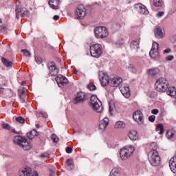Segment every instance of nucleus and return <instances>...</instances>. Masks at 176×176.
<instances>
[{
    "mask_svg": "<svg viewBox=\"0 0 176 176\" xmlns=\"http://www.w3.org/2000/svg\"><path fill=\"white\" fill-rule=\"evenodd\" d=\"M22 17H25V16H28V11L25 10H23L21 15Z\"/></svg>",
    "mask_w": 176,
    "mask_h": 176,
    "instance_id": "603ef678",
    "label": "nucleus"
},
{
    "mask_svg": "<svg viewBox=\"0 0 176 176\" xmlns=\"http://www.w3.org/2000/svg\"><path fill=\"white\" fill-rule=\"evenodd\" d=\"M90 97V94L83 92V91H80L78 92L74 98L72 100L73 104L75 105H78L79 104H83L84 101H86L87 98Z\"/></svg>",
    "mask_w": 176,
    "mask_h": 176,
    "instance_id": "39448f33",
    "label": "nucleus"
},
{
    "mask_svg": "<svg viewBox=\"0 0 176 176\" xmlns=\"http://www.w3.org/2000/svg\"><path fill=\"white\" fill-rule=\"evenodd\" d=\"M2 127H3V129H4L5 130H10V125H9V124L3 122V124H2Z\"/></svg>",
    "mask_w": 176,
    "mask_h": 176,
    "instance_id": "a18cd8bd",
    "label": "nucleus"
},
{
    "mask_svg": "<svg viewBox=\"0 0 176 176\" xmlns=\"http://www.w3.org/2000/svg\"><path fill=\"white\" fill-rule=\"evenodd\" d=\"M35 61L37 63V64H42V63H43V60L40 56H36Z\"/></svg>",
    "mask_w": 176,
    "mask_h": 176,
    "instance_id": "37998d69",
    "label": "nucleus"
},
{
    "mask_svg": "<svg viewBox=\"0 0 176 176\" xmlns=\"http://www.w3.org/2000/svg\"><path fill=\"white\" fill-rule=\"evenodd\" d=\"M171 52H173V50H171V48L168 47V48L165 49V50L162 52V53H163V54H168L171 53Z\"/></svg>",
    "mask_w": 176,
    "mask_h": 176,
    "instance_id": "49530a36",
    "label": "nucleus"
},
{
    "mask_svg": "<svg viewBox=\"0 0 176 176\" xmlns=\"http://www.w3.org/2000/svg\"><path fill=\"white\" fill-rule=\"evenodd\" d=\"M18 96L21 101V102H25L27 99V91L24 89H19L18 90Z\"/></svg>",
    "mask_w": 176,
    "mask_h": 176,
    "instance_id": "a211bd4d",
    "label": "nucleus"
},
{
    "mask_svg": "<svg viewBox=\"0 0 176 176\" xmlns=\"http://www.w3.org/2000/svg\"><path fill=\"white\" fill-rule=\"evenodd\" d=\"M134 151H135L134 146H126L123 148H121L120 151V158L122 160H126L128 157H130V156L133 155Z\"/></svg>",
    "mask_w": 176,
    "mask_h": 176,
    "instance_id": "20e7f679",
    "label": "nucleus"
},
{
    "mask_svg": "<svg viewBox=\"0 0 176 176\" xmlns=\"http://www.w3.org/2000/svg\"><path fill=\"white\" fill-rule=\"evenodd\" d=\"M86 16V8L83 5H80L76 11V17L77 20H82Z\"/></svg>",
    "mask_w": 176,
    "mask_h": 176,
    "instance_id": "9d476101",
    "label": "nucleus"
},
{
    "mask_svg": "<svg viewBox=\"0 0 176 176\" xmlns=\"http://www.w3.org/2000/svg\"><path fill=\"white\" fill-rule=\"evenodd\" d=\"M23 9L17 6L15 9L16 12V19H20V16H21V13H23Z\"/></svg>",
    "mask_w": 176,
    "mask_h": 176,
    "instance_id": "473e14b6",
    "label": "nucleus"
},
{
    "mask_svg": "<svg viewBox=\"0 0 176 176\" xmlns=\"http://www.w3.org/2000/svg\"><path fill=\"white\" fill-rule=\"evenodd\" d=\"M150 148H151V151H157V150H156L158 148L157 144L156 142L151 143Z\"/></svg>",
    "mask_w": 176,
    "mask_h": 176,
    "instance_id": "58836bf2",
    "label": "nucleus"
},
{
    "mask_svg": "<svg viewBox=\"0 0 176 176\" xmlns=\"http://www.w3.org/2000/svg\"><path fill=\"white\" fill-rule=\"evenodd\" d=\"M14 142L19 145L24 151H30L32 148L31 143L27 141V138H23L20 135H16L13 139Z\"/></svg>",
    "mask_w": 176,
    "mask_h": 176,
    "instance_id": "f257e3e1",
    "label": "nucleus"
},
{
    "mask_svg": "<svg viewBox=\"0 0 176 176\" xmlns=\"http://www.w3.org/2000/svg\"><path fill=\"white\" fill-rule=\"evenodd\" d=\"M108 124H109V118L106 117L100 120L99 124V129L104 131V130H105V129H107L108 126Z\"/></svg>",
    "mask_w": 176,
    "mask_h": 176,
    "instance_id": "f3484780",
    "label": "nucleus"
},
{
    "mask_svg": "<svg viewBox=\"0 0 176 176\" xmlns=\"http://www.w3.org/2000/svg\"><path fill=\"white\" fill-rule=\"evenodd\" d=\"M119 109L118 104L113 102L109 103V112L110 115H113V113H116Z\"/></svg>",
    "mask_w": 176,
    "mask_h": 176,
    "instance_id": "aec40b11",
    "label": "nucleus"
},
{
    "mask_svg": "<svg viewBox=\"0 0 176 176\" xmlns=\"http://www.w3.org/2000/svg\"><path fill=\"white\" fill-rule=\"evenodd\" d=\"M124 89H129V87H128V85L124 86L123 87Z\"/></svg>",
    "mask_w": 176,
    "mask_h": 176,
    "instance_id": "680f3d73",
    "label": "nucleus"
},
{
    "mask_svg": "<svg viewBox=\"0 0 176 176\" xmlns=\"http://www.w3.org/2000/svg\"><path fill=\"white\" fill-rule=\"evenodd\" d=\"M66 152H67V153H72V148L67 147L66 148Z\"/></svg>",
    "mask_w": 176,
    "mask_h": 176,
    "instance_id": "6e6d98bb",
    "label": "nucleus"
},
{
    "mask_svg": "<svg viewBox=\"0 0 176 176\" xmlns=\"http://www.w3.org/2000/svg\"><path fill=\"white\" fill-rule=\"evenodd\" d=\"M155 120H156V116H155L154 115L150 116L148 117V120L149 122H151V123H153V122H155Z\"/></svg>",
    "mask_w": 176,
    "mask_h": 176,
    "instance_id": "8fccbe9b",
    "label": "nucleus"
},
{
    "mask_svg": "<svg viewBox=\"0 0 176 176\" xmlns=\"http://www.w3.org/2000/svg\"><path fill=\"white\" fill-rule=\"evenodd\" d=\"M141 41V38H135L133 41L131 43V50L133 52H137L138 49H140V42Z\"/></svg>",
    "mask_w": 176,
    "mask_h": 176,
    "instance_id": "2eb2a0df",
    "label": "nucleus"
},
{
    "mask_svg": "<svg viewBox=\"0 0 176 176\" xmlns=\"http://www.w3.org/2000/svg\"><path fill=\"white\" fill-rule=\"evenodd\" d=\"M149 54L151 58H153V60H159L160 57V54L159 53V51L151 50Z\"/></svg>",
    "mask_w": 176,
    "mask_h": 176,
    "instance_id": "bb28decb",
    "label": "nucleus"
},
{
    "mask_svg": "<svg viewBox=\"0 0 176 176\" xmlns=\"http://www.w3.org/2000/svg\"><path fill=\"white\" fill-rule=\"evenodd\" d=\"M163 5V1L162 0H154V6H162Z\"/></svg>",
    "mask_w": 176,
    "mask_h": 176,
    "instance_id": "a19ab883",
    "label": "nucleus"
},
{
    "mask_svg": "<svg viewBox=\"0 0 176 176\" xmlns=\"http://www.w3.org/2000/svg\"><path fill=\"white\" fill-rule=\"evenodd\" d=\"M49 5L52 9H59L60 0H50Z\"/></svg>",
    "mask_w": 176,
    "mask_h": 176,
    "instance_id": "b1692460",
    "label": "nucleus"
},
{
    "mask_svg": "<svg viewBox=\"0 0 176 176\" xmlns=\"http://www.w3.org/2000/svg\"><path fill=\"white\" fill-rule=\"evenodd\" d=\"M66 163L69 167H72V166H74V161H72L71 159L67 160Z\"/></svg>",
    "mask_w": 176,
    "mask_h": 176,
    "instance_id": "09e8293b",
    "label": "nucleus"
},
{
    "mask_svg": "<svg viewBox=\"0 0 176 176\" xmlns=\"http://www.w3.org/2000/svg\"><path fill=\"white\" fill-rule=\"evenodd\" d=\"M74 75H76V74H78V71H74Z\"/></svg>",
    "mask_w": 176,
    "mask_h": 176,
    "instance_id": "0e129e2a",
    "label": "nucleus"
},
{
    "mask_svg": "<svg viewBox=\"0 0 176 176\" xmlns=\"http://www.w3.org/2000/svg\"><path fill=\"white\" fill-rule=\"evenodd\" d=\"M169 167L172 173H173L174 174H176V163L175 162L169 163Z\"/></svg>",
    "mask_w": 176,
    "mask_h": 176,
    "instance_id": "c9c22d12",
    "label": "nucleus"
},
{
    "mask_svg": "<svg viewBox=\"0 0 176 176\" xmlns=\"http://www.w3.org/2000/svg\"><path fill=\"white\" fill-rule=\"evenodd\" d=\"M24 85H25V82L24 81H23V82H21V85H22V86H24Z\"/></svg>",
    "mask_w": 176,
    "mask_h": 176,
    "instance_id": "e2e57ef3",
    "label": "nucleus"
},
{
    "mask_svg": "<svg viewBox=\"0 0 176 176\" xmlns=\"http://www.w3.org/2000/svg\"><path fill=\"white\" fill-rule=\"evenodd\" d=\"M134 8L138 12H139V13H140V14H148L149 13V11H148L146 6H145L141 3L135 4Z\"/></svg>",
    "mask_w": 176,
    "mask_h": 176,
    "instance_id": "ddd939ff",
    "label": "nucleus"
},
{
    "mask_svg": "<svg viewBox=\"0 0 176 176\" xmlns=\"http://www.w3.org/2000/svg\"><path fill=\"white\" fill-rule=\"evenodd\" d=\"M158 91L160 93H164L166 91V94L168 96H170V97H174L176 95V89H159Z\"/></svg>",
    "mask_w": 176,
    "mask_h": 176,
    "instance_id": "4be33fe9",
    "label": "nucleus"
},
{
    "mask_svg": "<svg viewBox=\"0 0 176 176\" xmlns=\"http://www.w3.org/2000/svg\"><path fill=\"white\" fill-rule=\"evenodd\" d=\"M115 129L118 130H123L126 129V124L123 121H118L115 124Z\"/></svg>",
    "mask_w": 176,
    "mask_h": 176,
    "instance_id": "a878e982",
    "label": "nucleus"
},
{
    "mask_svg": "<svg viewBox=\"0 0 176 176\" xmlns=\"http://www.w3.org/2000/svg\"><path fill=\"white\" fill-rule=\"evenodd\" d=\"M43 157H50V155L49 154H43Z\"/></svg>",
    "mask_w": 176,
    "mask_h": 176,
    "instance_id": "4d7b16f0",
    "label": "nucleus"
},
{
    "mask_svg": "<svg viewBox=\"0 0 176 176\" xmlns=\"http://www.w3.org/2000/svg\"><path fill=\"white\" fill-rule=\"evenodd\" d=\"M43 116H44V118H46V115H44Z\"/></svg>",
    "mask_w": 176,
    "mask_h": 176,
    "instance_id": "774afa93",
    "label": "nucleus"
},
{
    "mask_svg": "<svg viewBox=\"0 0 176 176\" xmlns=\"http://www.w3.org/2000/svg\"><path fill=\"white\" fill-rule=\"evenodd\" d=\"M0 31L4 34H8V26H6V25H1Z\"/></svg>",
    "mask_w": 176,
    "mask_h": 176,
    "instance_id": "4c0bfd02",
    "label": "nucleus"
},
{
    "mask_svg": "<svg viewBox=\"0 0 176 176\" xmlns=\"http://www.w3.org/2000/svg\"><path fill=\"white\" fill-rule=\"evenodd\" d=\"M174 60V56L168 55L165 57V61H173Z\"/></svg>",
    "mask_w": 176,
    "mask_h": 176,
    "instance_id": "c03bdc74",
    "label": "nucleus"
},
{
    "mask_svg": "<svg viewBox=\"0 0 176 176\" xmlns=\"http://www.w3.org/2000/svg\"><path fill=\"white\" fill-rule=\"evenodd\" d=\"M148 161L151 165L153 167H157V166H160L162 159L159 155V152L155 150L151 151L148 153Z\"/></svg>",
    "mask_w": 176,
    "mask_h": 176,
    "instance_id": "f03ea898",
    "label": "nucleus"
},
{
    "mask_svg": "<svg viewBox=\"0 0 176 176\" xmlns=\"http://www.w3.org/2000/svg\"><path fill=\"white\" fill-rule=\"evenodd\" d=\"M31 173H32V169H31V168H22L19 170V176H30L31 175Z\"/></svg>",
    "mask_w": 176,
    "mask_h": 176,
    "instance_id": "6ab92c4d",
    "label": "nucleus"
},
{
    "mask_svg": "<svg viewBox=\"0 0 176 176\" xmlns=\"http://www.w3.org/2000/svg\"><path fill=\"white\" fill-rule=\"evenodd\" d=\"M157 17H162V16H164V12L161 11L158 12L157 14Z\"/></svg>",
    "mask_w": 176,
    "mask_h": 176,
    "instance_id": "5fc2aeb1",
    "label": "nucleus"
},
{
    "mask_svg": "<svg viewBox=\"0 0 176 176\" xmlns=\"http://www.w3.org/2000/svg\"><path fill=\"white\" fill-rule=\"evenodd\" d=\"M138 132L135 130L130 131L128 133V137L131 140V141H137L138 139Z\"/></svg>",
    "mask_w": 176,
    "mask_h": 176,
    "instance_id": "5701e85b",
    "label": "nucleus"
},
{
    "mask_svg": "<svg viewBox=\"0 0 176 176\" xmlns=\"http://www.w3.org/2000/svg\"><path fill=\"white\" fill-rule=\"evenodd\" d=\"M156 131L158 133V134H163V132L164 131V127L163 126V124H158L156 127Z\"/></svg>",
    "mask_w": 176,
    "mask_h": 176,
    "instance_id": "72a5a7b5",
    "label": "nucleus"
},
{
    "mask_svg": "<svg viewBox=\"0 0 176 176\" xmlns=\"http://www.w3.org/2000/svg\"><path fill=\"white\" fill-rule=\"evenodd\" d=\"M120 174L119 173V169L117 168H114L110 173V176H119Z\"/></svg>",
    "mask_w": 176,
    "mask_h": 176,
    "instance_id": "f704fd0d",
    "label": "nucleus"
},
{
    "mask_svg": "<svg viewBox=\"0 0 176 176\" xmlns=\"http://www.w3.org/2000/svg\"><path fill=\"white\" fill-rule=\"evenodd\" d=\"M21 52H22V53L24 54L25 57H30L31 56V52H30V51H28L27 50H22Z\"/></svg>",
    "mask_w": 176,
    "mask_h": 176,
    "instance_id": "79ce46f5",
    "label": "nucleus"
},
{
    "mask_svg": "<svg viewBox=\"0 0 176 176\" xmlns=\"http://www.w3.org/2000/svg\"><path fill=\"white\" fill-rule=\"evenodd\" d=\"M133 119L138 123V124H142L144 123V116L142 114V112L141 111L138 110L136 111L133 115Z\"/></svg>",
    "mask_w": 176,
    "mask_h": 176,
    "instance_id": "f8f14e48",
    "label": "nucleus"
},
{
    "mask_svg": "<svg viewBox=\"0 0 176 176\" xmlns=\"http://www.w3.org/2000/svg\"><path fill=\"white\" fill-rule=\"evenodd\" d=\"M36 126L38 127V128H39V124H36Z\"/></svg>",
    "mask_w": 176,
    "mask_h": 176,
    "instance_id": "69168bd1",
    "label": "nucleus"
},
{
    "mask_svg": "<svg viewBox=\"0 0 176 176\" xmlns=\"http://www.w3.org/2000/svg\"><path fill=\"white\" fill-rule=\"evenodd\" d=\"M175 134V131L173 129H170L166 132V137L168 140H171V138H174V135Z\"/></svg>",
    "mask_w": 176,
    "mask_h": 176,
    "instance_id": "2f4dec72",
    "label": "nucleus"
},
{
    "mask_svg": "<svg viewBox=\"0 0 176 176\" xmlns=\"http://www.w3.org/2000/svg\"><path fill=\"white\" fill-rule=\"evenodd\" d=\"M55 80L58 87H63V86H67V85H68V79H67L61 74H58L56 77Z\"/></svg>",
    "mask_w": 176,
    "mask_h": 176,
    "instance_id": "9b49d317",
    "label": "nucleus"
},
{
    "mask_svg": "<svg viewBox=\"0 0 176 176\" xmlns=\"http://www.w3.org/2000/svg\"><path fill=\"white\" fill-rule=\"evenodd\" d=\"M87 89H97V87H96V85H94V84L93 82H90L87 86Z\"/></svg>",
    "mask_w": 176,
    "mask_h": 176,
    "instance_id": "3c124183",
    "label": "nucleus"
},
{
    "mask_svg": "<svg viewBox=\"0 0 176 176\" xmlns=\"http://www.w3.org/2000/svg\"><path fill=\"white\" fill-rule=\"evenodd\" d=\"M168 81L161 77L158 78L155 83V89H168Z\"/></svg>",
    "mask_w": 176,
    "mask_h": 176,
    "instance_id": "1a4fd4ad",
    "label": "nucleus"
},
{
    "mask_svg": "<svg viewBox=\"0 0 176 176\" xmlns=\"http://www.w3.org/2000/svg\"><path fill=\"white\" fill-rule=\"evenodd\" d=\"M55 169H54L53 170H52V173L50 174V176H54L55 173H54Z\"/></svg>",
    "mask_w": 176,
    "mask_h": 176,
    "instance_id": "bf43d9fd",
    "label": "nucleus"
},
{
    "mask_svg": "<svg viewBox=\"0 0 176 176\" xmlns=\"http://www.w3.org/2000/svg\"><path fill=\"white\" fill-rule=\"evenodd\" d=\"M151 113H153V115H157V113H159V110L157 109H154L151 111Z\"/></svg>",
    "mask_w": 176,
    "mask_h": 176,
    "instance_id": "864d4df0",
    "label": "nucleus"
},
{
    "mask_svg": "<svg viewBox=\"0 0 176 176\" xmlns=\"http://www.w3.org/2000/svg\"><path fill=\"white\" fill-rule=\"evenodd\" d=\"M127 69L129 72H131V74H133L134 75H137V67H135V65H133V64H129Z\"/></svg>",
    "mask_w": 176,
    "mask_h": 176,
    "instance_id": "c85d7f7f",
    "label": "nucleus"
},
{
    "mask_svg": "<svg viewBox=\"0 0 176 176\" xmlns=\"http://www.w3.org/2000/svg\"><path fill=\"white\" fill-rule=\"evenodd\" d=\"M99 80L101 85L103 87H105L109 85V76H108V73L105 72H100L99 73Z\"/></svg>",
    "mask_w": 176,
    "mask_h": 176,
    "instance_id": "6e6552de",
    "label": "nucleus"
},
{
    "mask_svg": "<svg viewBox=\"0 0 176 176\" xmlns=\"http://www.w3.org/2000/svg\"><path fill=\"white\" fill-rule=\"evenodd\" d=\"M151 50H153L154 52H159V43H157V42H153Z\"/></svg>",
    "mask_w": 176,
    "mask_h": 176,
    "instance_id": "e433bc0d",
    "label": "nucleus"
},
{
    "mask_svg": "<svg viewBox=\"0 0 176 176\" xmlns=\"http://www.w3.org/2000/svg\"><path fill=\"white\" fill-rule=\"evenodd\" d=\"M96 38L104 39L108 36V30L104 26H99L95 28L94 30Z\"/></svg>",
    "mask_w": 176,
    "mask_h": 176,
    "instance_id": "0eeeda50",
    "label": "nucleus"
},
{
    "mask_svg": "<svg viewBox=\"0 0 176 176\" xmlns=\"http://www.w3.org/2000/svg\"><path fill=\"white\" fill-rule=\"evenodd\" d=\"M38 136V131L36 130H32V131L27 133V137L29 140H32L34 137Z\"/></svg>",
    "mask_w": 176,
    "mask_h": 176,
    "instance_id": "c756f323",
    "label": "nucleus"
},
{
    "mask_svg": "<svg viewBox=\"0 0 176 176\" xmlns=\"http://www.w3.org/2000/svg\"><path fill=\"white\" fill-rule=\"evenodd\" d=\"M1 61L6 67H12V65H13V63H12V61H10L4 57L1 58Z\"/></svg>",
    "mask_w": 176,
    "mask_h": 176,
    "instance_id": "7c9ffc66",
    "label": "nucleus"
},
{
    "mask_svg": "<svg viewBox=\"0 0 176 176\" xmlns=\"http://www.w3.org/2000/svg\"><path fill=\"white\" fill-rule=\"evenodd\" d=\"M90 53L92 57L98 58L102 54V45L101 44H94L90 47Z\"/></svg>",
    "mask_w": 176,
    "mask_h": 176,
    "instance_id": "423d86ee",
    "label": "nucleus"
},
{
    "mask_svg": "<svg viewBox=\"0 0 176 176\" xmlns=\"http://www.w3.org/2000/svg\"><path fill=\"white\" fill-rule=\"evenodd\" d=\"M90 104L92 109L98 112V113H101L102 112V103L98 98L96 96V95H92L90 99Z\"/></svg>",
    "mask_w": 176,
    "mask_h": 176,
    "instance_id": "7ed1b4c3",
    "label": "nucleus"
},
{
    "mask_svg": "<svg viewBox=\"0 0 176 176\" xmlns=\"http://www.w3.org/2000/svg\"><path fill=\"white\" fill-rule=\"evenodd\" d=\"M120 91L125 98H130V96H131V91L130 89H121Z\"/></svg>",
    "mask_w": 176,
    "mask_h": 176,
    "instance_id": "cd10ccee",
    "label": "nucleus"
},
{
    "mask_svg": "<svg viewBox=\"0 0 176 176\" xmlns=\"http://www.w3.org/2000/svg\"><path fill=\"white\" fill-rule=\"evenodd\" d=\"M0 23H2V20L1 19H0Z\"/></svg>",
    "mask_w": 176,
    "mask_h": 176,
    "instance_id": "338daca9",
    "label": "nucleus"
},
{
    "mask_svg": "<svg viewBox=\"0 0 176 176\" xmlns=\"http://www.w3.org/2000/svg\"><path fill=\"white\" fill-rule=\"evenodd\" d=\"M123 82V79L120 77H114L110 80V86L111 87H119L122 82Z\"/></svg>",
    "mask_w": 176,
    "mask_h": 176,
    "instance_id": "4468645a",
    "label": "nucleus"
},
{
    "mask_svg": "<svg viewBox=\"0 0 176 176\" xmlns=\"http://www.w3.org/2000/svg\"><path fill=\"white\" fill-rule=\"evenodd\" d=\"M51 138H52V140L53 141V142H55V143H57V142H58V141H60V139H58V137L54 133H53L52 135Z\"/></svg>",
    "mask_w": 176,
    "mask_h": 176,
    "instance_id": "ea45409f",
    "label": "nucleus"
},
{
    "mask_svg": "<svg viewBox=\"0 0 176 176\" xmlns=\"http://www.w3.org/2000/svg\"><path fill=\"white\" fill-rule=\"evenodd\" d=\"M58 19H60V16H58V15H55V16H54V20L57 21V20H58Z\"/></svg>",
    "mask_w": 176,
    "mask_h": 176,
    "instance_id": "13d9d810",
    "label": "nucleus"
},
{
    "mask_svg": "<svg viewBox=\"0 0 176 176\" xmlns=\"http://www.w3.org/2000/svg\"><path fill=\"white\" fill-rule=\"evenodd\" d=\"M49 69L51 76H56L58 74V69H57V66H56V63L54 62L51 63V65Z\"/></svg>",
    "mask_w": 176,
    "mask_h": 176,
    "instance_id": "dca6fc26",
    "label": "nucleus"
},
{
    "mask_svg": "<svg viewBox=\"0 0 176 176\" xmlns=\"http://www.w3.org/2000/svg\"><path fill=\"white\" fill-rule=\"evenodd\" d=\"M109 148H113V144H108Z\"/></svg>",
    "mask_w": 176,
    "mask_h": 176,
    "instance_id": "052dcab7",
    "label": "nucleus"
},
{
    "mask_svg": "<svg viewBox=\"0 0 176 176\" xmlns=\"http://www.w3.org/2000/svg\"><path fill=\"white\" fill-rule=\"evenodd\" d=\"M160 73V69L158 68H152L149 69L147 72V74L151 76H156V75H159Z\"/></svg>",
    "mask_w": 176,
    "mask_h": 176,
    "instance_id": "393cba45",
    "label": "nucleus"
},
{
    "mask_svg": "<svg viewBox=\"0 0 176 176\" xmlns=\"http://www.w3.org/2000/svg\"><path fill=\"white\" fill-rule=\"evenodd\" d=\"M155 35L156 38H157L158 39H163V38H164V36H166L164 30L162 29V28H156Z\"/></svg>",
    "mask_w": 176,
    "mask_h": 176,
    "instance_id": "412c9836",
    "label": "nucleus"
},
{
    "mask_svg": "<svg viewBox=\"0 0 176 176\" xmlns=\"http://www.w3.org/2000/svg\"><path fill=\"white\" fill-rule=\"evenodd\" d=\"M16 122H19V123H24L25 122V120L23 117H17L16 118Z\"/></svg>",
    "mask_w": 176,
    "mask_h": 176,
    "instance_id": "de8ad7c7",
    "label": "nucleus"
}]
</instances>
